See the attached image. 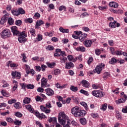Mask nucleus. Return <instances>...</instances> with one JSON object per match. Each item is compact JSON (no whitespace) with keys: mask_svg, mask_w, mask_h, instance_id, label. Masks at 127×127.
I'll return each instance as SVG.
<instances>
[{"mask_svg":"<svg viewBox=\"0 0 127 127\" xmlns=\"http://www.w3.org/2000/svg\"><path fill=\"white\" fill-rule=\"evenodd\" d=\"M71 114L76 118H81V117H84L87 114V112L85 110H81L78 106H75L71 109Z\"/></svg>","mask_w":127,"mask_h":127,"instance_id":"obj_1","label":"nucleus"},{"mask_svg":"<svg viewBox=\"0 0 127 127\" xmlns=\"http://www.w3.org/2000/svg\"><path fill=\"white\" fill-rule=\"evenodd\" d=\"M68 119H69V118L67 115H66V114H65L64 111L59 113L58 117V120L59 123H60L61 125L64 126V125L66 124V120H68Z\"/></svg>","mask_w":127,"mask_h":127,"instance_id":"obj_2","label":"nucleus"},{"mask_svg":"<svg viewBox=\"0 0 127 127\" xmlns=\"http://www.w3.org/2000/svg\"><path fill=\"white\" fill-rule=\"evenodd\" d=\"M40 107L42 112H44V113H45V114H50L51 110L48 109L52 108V105H51V104L50 103L48 102L46 103V107L43 106V105H41Z\"/></svg>","mask_w":127,"mask_h":127,"instance_id":"obj_3","label":"nucleus"},{"mask_svg":"<svg viewBox=\"0 0 127 127\" xmlns=\"http://www.w3.org/2000/svg\"><path fill=\"white\" fill-rule=\"evenodd\" d=\"M92 95L96 98H103L104 97V92L101 90H93L91 92Z\"/></svg>","mask_w":127,"mask_h":127,"instance_id":"obj_4","label":"nucleus"},{"mask_svg":"<svg viewBox=\"0 0 127 127\" xmlns=\"http://www.w3.org/2000/svg\"><path fill=\"white\" fill-rule=\"evenodd\" d=\"M0 34L2 38H7L10 36V30L7 29H4Z\"/></svg>","mask_w":127,"mask_h":127,"instance_id":"obj_5","label":"nucleus"},{"mask_svg":"<svg viewBox=\"0 0 127 127\" xmlns=\"http://www.w3.org/2000/svg\"><path fill=\"white\" fill-rule=\"evenodd\" d=\"M11 32L13 33V35L16 36H19L20 34L19 33V31H18V29L16 26H12L11 28Z\"/></svg>","mask_w":127,"mask_h":127,"instance_id":"obj_6","label":"nucleus"},{"mask_svg":"<svg viewBox=\"0 0 127 127\" xmlns=\"http://www.w3.org/2000/svg\"><path fill=\"white\" fill-rule=\"evenodd\" d=\"M11 76L12 79H15V78L17 79H20V78H21V74H20V72L16 71H12Z\"/></svg>","mask_w":127,"mask_h":127,"instance_id":"obj_7","label":"nucleus"},{"mask_svg":"<svg viewBox=\"0 0 127 127\" xmlns=\"http://www.w3.org/2000/svg\"><path fill=\"white\" fill-rule=\"evenodd\" d=\"M48 80L46 78L43 77L41 80V86L43 88L46 87H50V84L47 83Z\"/></svg>","mask_w":127,"mask_h":127,"instance_id":"obj_8","label":"nucleus"},{"mask_svg":"<svg viewBox=\"0 0 127 127\" xmlns=\"http://www.w3.org/2000/svg\"><path fill=\"white\" fill-rule=\"evenodd\" d=\"M35 115L37 118L39 119V120H42V119H46V116L43 113H41L40 114L39 112H36L35 113Z\"/></svg>","mask_w":127,"mask_h":127,"instance_id":"obj_9","label":"nucleus"},{"mask_svg":"<svg viewBox=\"0 0 127 127\" xmlns=\"http://www.w3.org/2000/svg\"><path fill=\"white\" fill-rule=\"evenodd\" d=\"M45 92L47 95L49 96V97H52V96L54 95V91L51 88H47L45 89Z\"/></svg>","mask_w":127,"mask_h":127,"instance_id":"obj_10","label":"nucleus"},{"mask_svg":"<svg viewBox=\"0 0 127 127\" xmlns=\"http://www.w3.org/2000/svg\"><path fill=\"white\" fill-rule=\"evenodd\" d=\"M92 41L91 40H86L83 42V44L85 47H91L92 44Z\"/></svg>","mask_w":127,"mask_h":127,"instance_id":"obj_11","label":"nucleus"},{"mask_svg":"<svg viewBox=\"0 0 127 127\" xmlns=\"http://www.w3.org/2000/svg\"><path fill=\"white\" fill-rule=\"evenodd\" d=\"M81 84L84 88H90V83L86 80H82Z\"/></svg>","mask_w":127,"mask_h":127,"instance_id":"obj_12","label":"nucleus"},{"mask_svg":"<svg viewBox=\"0 0 127 127\" xmlns=\"http://www.w3.org/2000/svg\"><path fill=\"white\" fill-rule=\"evenodd\" d=\"M13 84L14 86H13V87L11 89V91H12V93H13V92H14V91H15L16 90V89H17V88H18V82L17 81H15V80H13Z\"/></svg>","mask_w":127,"mask_h":127,"instance_id":"obj_13","label":"nucleus"},{"mask_svg":"<svg viewBox=\"0 0 127 127\" xmlns=\"http://www.w3.org/2000/svg\"><path fill=\"white\" fill-rule=\"evenodd\" d=\"M74 66V64L72 62H66L65 63V69H71V68H73Z\"/></svg>","mask_w":127,"mask_h":127,"instance_id":"obj_14","label":"nucleus"},{"mask_svg":"<svg viewBox=\"0 0 127 127\" xmlns=\"http://www.w3.org/2000/svg\"><path fill=\"white\" fill-rule=\"evenodd\" d=\"M48 121H49V123L51 124V123H53V124H56L57 123V118L56 117H50L48 119Z\"/></svg>","mask_w":127,"mask_h":127,"instance_id":"obj_15","label":"nucleus"},{"mask_svg":"<svg viewBox=\"0 0 127 127\" xmlns=\"http://www.w3.org/2000/svg\"><path fill=\"white\" fill-rule=\"evenodd\" d=\"M109 6L110 7H114V8H117L119 6V4L115 1H112L109 3Z\"/></svg>","mask_w":127,"mask_h":127,"instance_id":"obj_16","label":"nucleus"},{"mask_svg":"<svg viewBox=\"0 0 127 127\" xmlns=\"http://www.w3.org/2000/svg\"><path fill=\"white\" fill-rule=\"evenodd\" d=\"M75 50L79 52H85L86 51V48L83 46H79L76 48Z\"/></svg>","mask_w":127,"mask_h":127,"instance_id":"obj_17","label":"nucleus"},{"mask_svg":"<svg viewBox=\"0 0 127 127\" xmlns=\"http://www.w3.org/2000/svg\"><path fill=\"white\" fill-rule=\"evenodd\" d=\"M42 24H44V22L42 20H39L36 22L35 28H38V27L41 26Z\"/></svg>","mask_w":127,"mask_h":127,"instance_id":"obj_18","label":"nucleus"},{"mask_svg":"<svg viewBox=\"0 0 127 127\" xmlns=\"http://www.w3.org/2000/svg\"><path fill=\"white\" fill-rule=\"evenodd\" d=\"M18 40L20 43H24L27 41V39L25 38V37L19 36Z\"/></svg>","mask_w":127,"mask_h":127,"instance_id":"obj_19","label":"nucleus"},{"mask_svg":"<svg viewBox=\"0 0 127 127\" xmlns=\"http://www.w3.org/2000/svg\"><path fill=\"white\" fill-rule=\"evenodd\" d=\"M117 21L114 20V22H110L109 23V27L111 28H116L117 27Z\"/></svg>","mask_w":127,"mask_h":127,"instance_id":"obj_20","label":"nucleus"},{"mask_svg":"<svg viewBox=\"0 0 127 127\" xmlns=\"http://www.w3.org/2000/svg\"><path fill=\"white\" fill-rule=\"evenodd\" d=\"M59 30L62 33H69V30L68 29H64L63 27L59 28Z\"/></svg>","mask_w":127,"mask_h":127,"instance_id":"obj_21","label":"nucleus"},{"mask_svg":"<svg viewBox=\"0 0 127 127\" xmlns=\"http://www.w3.org/2000/svg\"><path fill=\"white\" fill-rule=\"evenodd\" d=\"M79 122L82 126H86L87 124V120L85 118H81L79 119Z\"/></svg>","mask_w":127,"mask_h":127,"instance_id":"obj_22","label":"nucleus"},{"mask_svg":"<svg viewBox=\"0 0 127 127\" xmlns=\"http://www.w3.org/2000/svg\"><path fill=\"white\" fill-rule=\"evenodd\" d=\"M126 102V99L125 98L121 97V98L119 99L118 100L116 101V104L118 105L119 104H122L123 103Z\"/></svg>","mask_w":127,"mask_h":127,"instance_id":"obj_23","label":"nucleus"},{"mask_svg":"<svg viewBox=\"0 0 127 127\" xmlns=\"http://www.w3.org/2000/svg\"><path fill=\"white\" fill-rule=\"evenodd\" d=\"M30 33L31 34V36H33L34 37H35L36 36V30L35 29L31 28L29 30Z\"/></svg>","mask_w":127,"mask_h":127,"instance_id":"obj_24","label":"nucleus"},{"mask_svg":"<svg viewBox=\"0 0 127 127\" xmlns=\"http://www.w3.org/2000/svg\"><path fill=\"white\" fill-rule=\"evenodd\" d=\"M14 107L16 109H21L22 106H21V104L19 102L15 103L14 104Z\"/></svg>","mask_w":127,"mask_h":127,"instance_id":"obj_25","label":"nucleus"},{"mask_svg":"<svg viewBox=\"0 0 127 127\" xmlns=\"http://www.w3.org/2000/svg\"><path fill=\"white\" fill-rule=\"evenodd\" d=\"M26 109H27L29 112H30V113H33V112H34V109L32 108V106H31L30 105H26Z\"/></svg>","mask_w":127,"mask_h":127,"instance_id":"obj_26","label":"nucleus"},{"mask_svg":"<svg viewBox=\"0 0 127 127\" xmlns=\"http://www.w3.org/2000/svg\"><path fill=\"white\" fill-rule=\"evenodd\" d=\"M30 101H31V99L30 98H28L27 97H26L24 98V100L23 101L24 104H29L30 103Z\"/></svg>","mask_w":127,"mask_h":127,"instance_id":"obj_27","label":"nucleus"},{"mask_svg":"<svg viewBox=\"0 0 127 127\" xmlns=\"http://www.w3.org/2000/svg\"><path fill=\"white\" fill-rule=\"evenodd\" d=\"M46 50L47 51H53L54 50V47H53V46L49 45L46 47Z\"/></svg>","mask_w":127,"mask_h":127,"instance_id":"obj_28","label":"nucleus"},{"mask_svg":"<svg viewBox=\"0 0 127 127\" xmlns=\"http://www.w3.org/2000/svg\"><path fill=\"white\" fill-rule=\"evenodd\" d=\"M21 56L22 57V61L23 62V63H26L27 62V60L26 59L27 58L26 57V55H25V53H23L21 54Z\"/></svg>","mask_w":127,"mask_h":127,"instance_id":"obj_29","label":"nucleus"},{"mask_svg":"<svg viewBox=\"0 0 127 127\" xmlns=\"http://www.w3.org/2000/svg\"><path fill=\"white\" fill-rule=\"evenodd\" d=\"M18 13L19 15H20V14H24L25 11L22 7H19L18 8Z\"/></svg>","mask_w":127,"mask_h":127,"instance_id":"obj_30","label":"nucleus"},{"mask_svg":"<svg viewBox=\"0 0 127 127\" xmlns=\"http://www.w3.org/2000/svg\"><path fill=\"white\" fill-rule=\"evenodd\" d=\"M117 62H119V60L116 59L115 58H112L111 61L109 62V64L114 65V64L117 63Z\"/></svg>","mask_w":127,"mask_h":127,"instance_id":"obj_31","label":"nucleus"},{"mask_svg":"<svg viewBox=\"0 0 127 127\" xmlns=\"http://www.w3.org/2000/svg\"><path fill=\"white\" fill-rule=\"evenodd\" d=\"M69 89L72 92H77L78 91V87L74 85H71Z\"/></svg>","mask_w":127,"mask_h":127,"instance_id":"obj_32","label":"nucleus"},{"mask_svg":"<svg viewBox=\"0 0 127 127\" xmlns=\"http://www.w3.org/2000/svg\"><path fill=\"white\" fill-rule=\"evenodd\" d=\"M11 13L13 14V15H14L15 16H18V9H16L15 10H13L11 11Z\"/></svg>","mask_w":127,"mask_h":127,"instance_id":"obj_33","label":"nucleus"},{"mask_svg":"<svg viewBox=\"0 0 127 127\" xmlns=\"http://www.w3.org/2000/svg\"><path fill=\"white\" fill-rule=\"evenodd\" d=\"M67 59L69 60L70 62L72 61V62H76V60L74 59V57L72 55H68L67 56Z\"/></svg>","mask_w":127,"mask_h":127,"instance_id":"obj_34","label":"nucleus"},{"mask_svg":"<svg viewBox=\"0 0 127 127\" xmlns=\"http://www.w3.org/2000/svg\"><path fill=\"white\" fill-rule=\"evenodd\" d=\"M24 21L26 23H32L33 22V19L32 18H26Z\"/></svg>","mask_w":127,"mask_h":127,"instance_id":"obj_35","label":"nucleus"},{"mask_svg":"<svg viewBox=\"0 0 127 127\" xmlns=\"http://www.w3.org/2000/svg\"><path fill=\"white\" fill-rule=\"evenodd\" d=\"M36 102H42L43 101H44V99L41 98L40 96L37 95L35 98Z\"/></svg>","mask_w":127,"mask_h":127,"instance_id":"obj_36","label":"nucleus"},{"mask_svg":"<svg viewBox=\"0 0 127 127\" xmlns=\"http://www.w3.org/2000/svg\"><path fill=\"white\" fill-rule=\"evenodd\" d=\"M109 77H110V73L108 72H105L104 73L103 79H104V80H107Z\"/></svg>","mask_w":127,"mask_h":127,"instance_id":"obj_37","label":"nucleus"},{"mask_svg":"<svg viewBox=\"0 0 127 127\" xmlns=\"http://www.w3.org/2000/svg\"><path fill=\"white\" fill-rule=\"evenodd\" d=\"M81 106H83V107H84L86 111H89V107H88V105L87 104V103H86L85 102H83L81 103Z\"/></svg>","mask_w":127,"mask_h":127,"instance_id":"obj_38","label":"nucleus"},{"mask_svg":"<svg viewBox=\"0 0 127 127\" xmlns=\"http://www.w3.org/2000/svg\"><path fill=\"white\" fill-rule=\"evenodd\" d=\"M47 65L48 67H49V68H54V66L55 65H56V64L55 63H47Z\"/></svg>","mask_w":127,"mask_h":127,"instance_id":"obj_39","label":"nucleus"},{"mask_svg":"<svg viewBox=\"0 0 127 127\" xmlns=\"http://www.w3.org/2000/svg\"><path fill=\"white\" fill-rule=\"evenodd\" d=\"M95 70L96 73H97V74H101V72H102V70L103 69L100 68L99 66H97Z\"/></svg>","mask_w":127,"mask_h":127,"instance_id":"obj_40","label":"nucleus"},{"mask_svg":"<svg viewBox=\"0 0 127 127\" xmlns=\"http://www.w3.org/2000/svg\"><path fill=\"white\" fill-rule=\"evenodd\" d=\"M1 93L2 94V96L4 97H8V92H6L4 90H2L1 91Z\"/></svg>","mask_w":127,"mask_h":127,"instance_id":"obj_41","label":"nucleus"},{"mask_svg":"<svg viewBox=\"0 0 127 127\" xmlns=\"http://www.w3.org/2000/svg\"><path fill=\"white\" fill-rule=\"evenodd\" d=\"M13 123L14 124V125H15L16 126H20V125H21V124H22V123L21 122V121H19V120H17V119H15L13 122Z\"/></svg>","mask_w":127,"mask_h":127,"instance_id":"obj_42","label":"nucleus"},{"mask_svg":"<svg viewBox=\"0 0 127 127\" xmlns=\"http://www.w3.org/2000/svg\"><path fill=\"white\" fill-rule=\"evenodd\" d=\"M79 92L80 93H81V94H83V95H85V96H89V93L88 92V91H85L84 89H81Z\"/></svg>","mask_w":127,"mask_h":127,"instance_id":"obj_43","label":"nucleus"},{"mask_svg":"<svg viewBox=\"0 0 127 127\" xmlns=\"http://www.w3.org/2000/svg\"><path fill=\"white\" fill-rule=\"evenodd\" d=\"M61 73V71H60V69H55L54 70V74L56 75H59Z\"/></svg>","mask_w":127,"mask_h":127,"instance_id":"obj_44","label":"nucleus"},{"mask_svg":"<svg viewBox=\"0 0 127 127\" xmlns=\"http://www.w3.org/2000/svg\"><path fill=\"white\" fill-rule=\"evenodd\" d=\"M15 24L17 26H20L22 24V21L21 20H17L15 21Z\"/></svg>","mask_w":127,"mask_h":127,"instance_id":"obj_45","label":"nucleus"},{"mask_svg":"<svg viewBox=\"0 0 127 127\" xmlns=\"http://www.w3.org/2000/svg\"><path fill=\"white\" fill-rule=\"evenodd\" d=\"M33 18H34L35 19H38V18H40V14L38 12H36L35 13V14H34V15L33 16Z\"/></svg>","mask_w":127,"mask_h":127,"instance_id":"obj_46","label":"nucleus"},{"mask_svg":"<svg viewBox=\"0 0 127 127\" xmlns=\"http://www.w3.org/2000/svg\"><path fill=\"white\" fill-rule=\"evenodd\" d=\"M14 22V21L12 19V18L10 17L8 19V23L10 25H12Z\"/></svg>","mask_w":127,"mask_h":127,"instance_id":"obj_47","label":"nucleus"},{"mask_svg":"<svg viewBox=\"0 0 127 127\" xmlns=\"http://www.w3.org/2000/svg\"><path fill=\"white\" fill-rule=\"evenodd\" d=\"M19 36H21L22 37H27V35L26 34H25V31H22L21 33H20V32H19Z\"/></svg>","mask_w":127,"mask_h":127,"instance_id":"obj_48","label":"nucleus"},{"mask_svg":"<svg viewBox=\"0 0 127 127\" xmlns=\"http://www.w3.org/2000/svg\"><path fill=\"white\" fill-rule=\"evenodd\" d=\"M14 115L15 117H17V118H21L22 117V114L19 112H15Z\"/></svg>","mask_w":127,"mask_h":127,"instance_id":"obj_49","label":"nucleus"},{"mask_svg":"<svg viewBox=\"0 0 127 127\" xmlns=\"http://www.w3.org/2000/svg\"><path fill=\"white\" fill-rule=\"evenodd\" d=\"M27 89H34V85L31 84H28L26 85Z\"/></svg>","mask_w":127,"mask_h":127,"instance_id":"obj_50","label":"nucleus"},{"mask_svg":"<svg viewBox=\"0 0 127 127\" xmlns=\"http://www.w3.org/2000/svg\"><path fill=\"white\" fill-rule=\"evenodd\" d=\"M9 16V14L6 13L2 17V18L4 19L6 21H7V19H8V17Z\"/></svg>","mask_w":127,"mask_h":127,"instance_id":"obj_51","label":"nucleus"},{"mask_svg":"<svg viewBox=\"0 0 127 127\" xmlns=\"http://www.w3.org/2000/svg\"><path fill=\"white\" fill-rule=\"evenodd\" d=\"M98 8L100 10H105V9H107V8H108V5H105L104 6H99Z\"/></svg>","mask_w":127,"mask_h":127,"instance_id":"obj_52","label":"nucleus"},{"mask_svg":"<svg viewBox=\"0 0 127 127\" xmlns=\"http://www.w3.org/2000/svg\"><path fill=\"white\" fill-rule=\"evenodd\" d=\"M6 121L8 122V123H10L11 124H13L14 122L13 119H11V118H6Z\"/></svg>","mask_w":127,"mask_h":127,"instance_id":"obj_53","label":"nucleus"},{"mask_svg":"<svg viewBox=\"0 0 127 127\" xmlns=\"http://www.w3.org/2000/svg\"><path fill=\"white\" fill-rule=\"evenodd\" d=\"M35 71H36V72H40V71H41V67L39 65L35 66Z\"/></svg>","mask_w":127,"mask_h":127,"instance_id":"obj_54","label":"nucleus"},{"mask_svg":"<svg viewBox=\"0 0 127 127\" xmlns=\"http://www.w3.org/2000/svg\"><path fill=\"white\" fill-rule=\"evenodd\" d=\"M115 55H118L121 56V55H123V51H116L115 53Z\"/></svg>","mask_w":127,"mask_h":127,"instance_id":"obj_55","label":"nucleus"},{"mask_svg":"<svg viewBox=\"0 0 127 127\" xmlns=\"http://www.w3.org/2000/svg\"><path fill=\"white\" fill-rule=\"evenodd\" d=\"M59 10H60V11H62V10H66V7L64 5H62L60 6L59 7Z\"/></svg>","mask_w":127,"mask_h":127,"instance_id":"obj_56","label":"nucleus"},{"mask_svg":"<svg viewBox=\"0 0 127 127\" xmlns=\"http://www.w3.org/2000/svg\"><path fill=\"white\" fill-rule=\"evenodd\" d=\"M96 55L99 56L101 54V50L99 49H97L95 50Z\"/></svg>","mask_w":127,"mask_h":127,"instance_id":"obj_57","label":"nucleus"},{"mask_svg":"<svg viewBox=\"0 0 127 127\" xmlns=\"http://www.w3.org/2000/svg\"><path fill=\"white\" fill-rule=\"evenodd\" d=\"M110 51L112 55H116V51H115V48H114V47L110 48Z\"/></svg>","mask_w":127,"mask_h":127,"instance_id":"obj_58","label":"nucleus"},{"mask_svg":"<svg viewBox=\"0 0 127 127\" xmlns=\"http://www.w3.org/2000/svg\"><path fill=\"white\" fill-rule=\"evenodd\" d=\"M45 35L46 36H49L50 37H52L53 36V32H46L45 33Z\"/></svg>","mask_w":127,"mask_h":127,"instance_id":"obj_59","label":"nucleus"},{"mask_svg":"<svg viewBox=\"0 0 127 127\" xmlns=\"http://www.w3.org/2000/svg\"><path fill=\"white\" fill-rule=\"evenodd\" d=\"M107 107H108V105L107 104H105L102 105L101 110H102V111H106V110H107Z\"/></svg>","mask_w":127,"mask_h":127,"instance_id":"obj_60","label":"nucleus"},{"mask_svg":"<svg viewBox=\"0 0 127 127\" xmlns=\"http://www.w3.org/2000/svg\"><path fill=\"white\" fill-rule=\"evenodd\" d=\"M91 116L92 117V118H93V119H97V118L99 117V115L97 113H92Z\"/></svg>","mask_w":127,"mask_h":127,"instance_id":"obj_61","label":"nucleus"},{"mask_svg":"<svg viewBox=\"0 0 127 127\" xmlns=\"http://www.w3.org/2000/svg\"><path fill=\"white\" fill-rule=\"evenodd\" d=\"M46 68H47V65H45V64L41 65V69L42 71H43V72H44V71H45V69H46Z\"/></svg>","mask_w":127,"mask_h":127,"instance_id":"obj_62","label":"nucleus"},{"mask_svg":"<svg viewBox=\"0 0 127 127\" xmlns=\"http://www.w3.org/2000/svg\"><path fill=\"white\" fill-rule=\"evenodd\" d=\"M92 62H93V57H90L89 58V59L87 61V64H88V65H90V64H91Z\"/></svg>","mask_w":127,"mask_h":127,"instance_id":"obj_63","label":"nucleus"},{"mask_svg":"<svg viewBox=\"0 0 127 127\" xmlns=\"http://www.w3.org/2000/svg\"><path fill=\"white\" fill-rule=\"evenodd\" d=\"M122 112H123L124 114H127V106H125L124 108H123Z\"/></svg>","mask_w":127,"mask_h":127,"instance_id":"obj_64","label":"nucleus"}]
</instances>
